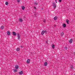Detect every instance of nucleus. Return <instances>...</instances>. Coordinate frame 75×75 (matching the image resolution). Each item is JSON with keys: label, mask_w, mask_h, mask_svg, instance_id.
<instances>
[{"label": "nucleus", "mask_w": 75, "mask_h": 75, "mask_svg": "<svg viewBox=\"0 0 75 75\" xmlns=\"http://www.w3.org/2000/svg\"><path fill=\"white\" fill-rule=\"evenodd\" d=\"M17 1L18 3H20V0H17Z\"/></svg>", "instance_id": "5701e85b"}, {"label": "nucleus", "mask_w": 75, "mask_h": 75, "mask_svg": "<svg viewBox=\"0 0 75 75\" xmlns=\"http://www.w3.org/2000/svg\"><path fill=\"white\" fill-rule=\"evenodd\" d=\"M20 49L19 47H18L16 49L17 51H20Z\"/></svg>", "instance_id": "9d476101"}, {"label": "nucleus", "mask_w": 75, "mask_h": 75, "mask_svg": "<svg viewBox=\"0 0 75 75\" xmlns=\"http://www.w3.org/2000/svg\"><path fill=\"white\" fill-rule=\"evenodd\" d=\"M47 64L48 63H47V62H45L44 63V66H45V67H46V66L47 65Z\"/></svg>", "instance_id": "423d86ee"}, {"label": "nucleus", "mask_w": 75, "mask_h": 75, "mask_svg": "<svg viewBox=\"0 0 75 75\" xmlns=\"http://www.w3.org/2000/svg\"><path fill=\"white\" fill-rule=\"evenodd\" d=\"M57 18H58V17L57 16H56L54 18V20H57Z\"/></svg>", "instance_id": "0eeeda50"}, {"label": "nucleus", "mask_w": 75, "mask_h": 75, "mask_svg": "<svg viewBox=\"0 0 75 75\" xmlns=\"http://www.w3.org/2000/svg\"><path fill=\"white\" fill-rule=\"evenodd\" d=\"M64 34V33H63V32H62L61 33V36H63Z\"/></svg>", "instance_id": "aec40b11"}, {"label": "nucleus", "mask_w": 75, "mask_h": 75, "mask_svg": "<svg viewBox=\"0 0 75 75\" xmlns=\"http://www.w3.org/2000/svg\"><path fill=\"white\" fill-rule=\"evenodd\" d=\"M35 9H36V8L35 7H34Z\"/></svg>", "instance_id": "cd10ccee"}, {"label": "nucleus", "mask_w": 75, "mask_h": 75, "mask_svg": "<svg viewBox=\"0 0 75 75\" xmlns=\"http://www.w3.org/2000/svg\"><path fill=\"white\" fill-rule=\"evenodd\" d=\"M55 1L56 2V3H57V0H56Z\"/></svg>", "instance_id": "c756f323"}, {"label": "nucleus", "mask_w": 75, "mask_h": 75, "mask_svg": "<svg viewBox=\"0 0 75 75\" xmlns=\"http://www.w3.org/2000/svg\"><path fill=\"white\" fill-rule=\"evenodd\" d=\"M37 13H35L34 15H35V17H37Z\"/></svg>", "instance_id": "412c9836"}, {"label": "nucleus", "mask_w": 75, "mask_h": 75, "mask_svg": "<svg viewBox=\"0 0 75 75\" xmlns=\"http://www.w3.org/2000/svg\"><path fill=\"white\" fill-rule=\"evenodd\" d=\"M45 33H47V30H45V31H44V30H42V32L41 33V35H44Z\"/></svg>", "instance_id": "f03ea898"}, {"label": "nucleus", "mask_w": 75, "mask_h": 75, "mask_svg": "<svg viewBox=\"0 0 75 75\" xmlns=\"http://www.w3.org/2000/svg\"><path fill=\"white\" fill-rule=\"evenodd\" d=\"M13 35L14 36V35H17V34H16V32H13Z\"/></svg>", "instance_id": "6e6552de"}, {"label": "nucleus", "mask_w": 75, "mask_h": 75, "mask_svg": "<svg viewBox=\"0 0 75 75\" xmlns=\"http://www.w3.org/2000/svg\"><path fill=\"white\" fill-rule=\"evenodd\" d=\"M18 65H16L15 66V68L16 69H18Z\"/></svg>", "instance_id": "9b49d317"}, {"label": "nucleus", "mask_w": 75, "mask_h": 75, "mask_svg": "<svg viewBox=\"0 0 75 75\" xmlns=\"http://www.w3.org/2000/svg\"><path fill=\"white\" fill-rule=\"evenodd\" d=\"M52 6L54 8V9H55L56 8V4L54 3H52Z\"/></svg>", "instance_id": "f257e3e1"}, {"label": "nucleus", "mask_w": 75, "mask_h": 75, "mask_svg": "<svg viewBox=\"0 0 75 75\" xmlns=\"http://www.w3.org/2000/svg\"><path fill=\"white\" fill-rule=\"evenodd\" d=\"M19 22H20V23H22V22L23 21V19L21 18H19Z\"/></svg>", "instance_id": "20e7f679"}, {"label": "nucleus", "mask_w": 75, "mask_h": 75, "mask_svg": "<svg viewBox=\"0 0 75 75\" xmlns=\"http://www.w3.org/2000/svg\"><path fill=\"white\" fill-rule=\"evenodd\" d=\"M64 48H65V50H67V49L68 48L67 47H64Z\"/></svg>", "instance_id": "a878e982"}, {"label": "nucleus", "mask_w": 75, "mask_h": 75, "mask_svg": "<svg viewBox=\"0 0 75 75\" xmlns=\"http://www.w3.org/2000/svg\"><path fill=\"white\" fill-rule=\"evenodd\" d=\"M5 4H6V5H8V2H6L5 3Z\"/></svg>", "instance_id": "4be33fe9"}, {"label": "nucleus", "mask_w": 75, "mask_h": 75, "mask_svg": "<svg viewBox=\"0 0 75 75\" xmlns=\"http://www.w3.org/2000/svg\"><path fill=\"white\" fill-rule=\"evenodd\" d=\"M22 9L23 10H24L25 9V7L24 6H23L22 7Z\"/></svg>", "instance_id": "ddd939ff"}, {"label": "nucleus", "mask_w": 75, "mask_h": 75, "mask_svg": "<svg viewBox=\"0 0 75 75\" xmlns=\"http://www.w3.org/2000/svg\"><path fill=\"white\" fill-rule=\"evenodd\" d=\"M13 70L14 71V72H17V70L16 69H14Z\"/></svg>", "instance_id": "b1692460"}, {"label": "nucleus", "mask_w": 75, "mask_h": 75, "mask_svg": "<svg viewBox=\"0 0 75 75\" xmlns=\"http://www.w3.org/2000/svg\"><path fill=\"white\" fill-rule=\"evenodd\" d=\"M30 60L29 59H28L26 62L27 64H29V63H30Z\"/></svg>", "instance_id": "39448f33"}, {"label": "nucleus", "mask_w": 75, "mask_h": 75, "mask_svg": "<svg viewBox=\"0 0 75 75\" xmlns=\"http://www.w3.org/2000/svg\"><path fill=\"white\" fill-rule=\"evenodd\" d=\"M52 48L53 49H54L55 48V45H52Z\"/></svg>", "instance_id": "a211bd4d"}, {"label": "nucleus", "mask_w": 75, "mask_h": 75, "mask_svg": "<svg viewBox=\"0 0 75 75\" xmlns=\"http://www.w3.org/2000/svg\"><path fill=\"white\" fill-rule=\"evenodd\" d=\"M70 69H73V68L74 67L73 66V65H71L70 66Z\"/></svg>", "instance_id": "2eb2a0df"}, {"label": "nucleus", "mask_w": 75, "mask_h": 75, "mask_svg": "<svg viewBox=\"0 0 75 75\" xmlns=\"http://www.w3.org/2000/svg\"><path fill=\"white\" fill-rule=\"evenodd\" d=\"M63 26L64 27H66V25L65 23H64Z\"/></svg>", "instance_id": "6ab92c4d"}, {"label": "nucleus", "mask_w": 75, "mask_h": 75, "mask_svg": "<svg viewBox=\"0 0 75 75\" xmlns=\"http://www.w3.org/2000/svg\"><path fill=\"white\" fill-rule=\"evenodd\" d=\"M23 74V71H21L20 72H19V75H22Z\"/></svg>", "instance_id": "4468645a"}, {"label": "nucleus", "mask_w": 75, "mask_h": 75, "mask_svg": "<svg viewBox=\"0 0 75 75\" xmlns=\"http://www.w3.org/2000/svg\"><path fill=\"white\" fill-rule=\"evenodd\" d=\"M21 48H23V46H21L20 47Z\"/></svg>", "instance_id": "393cba45"}, {"label": "nucleus", "mask_w": 75, "mask_h": 75, "mask_svg": "<svg viewBox=\"0 0 75 75\" xmlns=\"http://www.w3.org/2000/svg\"><path fill=\"white\" fill-rule=\"evenodd\" d=\"M69 21L68 20V19L66 20V22L68 24H69Z\"/></svg>", "instance_id": "dca6fc26"}, {"label": "nucleus", "mask_w": 75, "mask_h": 75, "mask_svg": "<svg viewBox=\"0 0 75 75\" xmlns=\"http://www.w3.org/2000/svg\"><path fill=\"white\" fill-rule=\"evenodd\" d=\"M59 2H61V1H61V0H59Z\"/></svg>", "instance_id": "bb28decb"}, {"label": "nucleus", "mask_w": 75, "mask_h": 75, "mask_svg": "<svg viewBox=\"0 0 75 75\" xmlns=\"http://www.w3.org/2000/svg\"><path fill=\"white\" fill-rule=\"evenodd\" d=\"M17 37H18V40H20V37H21V36L20 35V34L19 33H18L17 34Z\"/></svg>", "instance_id": "7ed1b4c3"}, {"label": "nucleus", "mask_w": 75, "mask_h": 75, "mask_svg": "<svg viewBox=\"0 0 75 75\" xmlns=\"http://www.w3.org/2000/svg\"><path fill=\"white\" fill-rule=\"evenodd\" d=\"M7 32V35H10V32L9 31Z\"/></svg>", "instance_id": "f3484780"}, {"label": "nucleus", "mask_w": 75, "mask_h": 75, "mask_svg": "<svg viewBox=\"0 0 75 75\" xmlns=\"http://www.w3.org/2000/svg\"><path fill=\"white\" fill-rule=\"evenodd\" d=\"M69 42L70 44H72V39H71L69 41Z\"/></svg>", "instance_id": "1a4fd4ad"}, {"label": "nucleus", "mask_w": 75, "mask_h": 75, "mask_svg": "<svg viewBox=\"0 0 75 75\" xmlns=\"http://www.w3.org/2000/svg\"><path fill=\"white\" fill-rule=\"evenodd\" d=\"M45 21H44V23H45Z\"/></svg>", "instance_id": "c85d7f7f"}, {"label": "nucleus", "mask_w": 75, "mask_h": 75, "mask_svg": "<svg viewBox=\"0 0 75 75\" xmlns=\"http://www.w3.org/2000/svg\"><path fill=\"white\" fill-rule=\"evenodd\" d=\"M46 43H47V42H46Z\"/></svg>", "instance_id": "7c9ffc66"}, {"label": "nucleus", "mask_w": 75, "mask_h": 75, "mask_svg": "<svg viewBox=\"0 0 75 75\" xmlns=\"http://www.w3.org/2000/svg\"><path fill=\"white\" fill-rule=\"evenodd\" d=\"M4 28V26H1V30H3Z\"/></svg>", "instance_id": "f8f14e48"}, {"label": "nucleus", "mask_w": 75, "mask_h": 75, "mask_svg": "<svg viewBox=\"0 0 75 75\" xmlns=\"http://www.w3.org/2000/svg\"><path fill=\"white\" fill-rule=\"evenodd\" d=\"M74 75H75V74H74Z\"/></svg>", "instance_id": "2f4dec72"}]
</instances>
